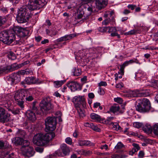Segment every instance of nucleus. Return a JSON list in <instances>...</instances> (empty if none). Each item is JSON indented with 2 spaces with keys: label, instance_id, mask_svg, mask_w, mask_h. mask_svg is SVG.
Returning <instances> with one entry per match:
<instances>
[{
  "label": "nucleus",
  "instance_id": "1",
  "mask_svg": "<svg viewBox=\"0 0 158 158\" xmlns=\"http://www.w3.org/2000/svg\"><path fill=\"white\" fill-rule=\"evenodd\" d=\"M48 0H29L27 5L23 6L18 9L16 20L18 23H24L31 17V11L40 9L47 3Z\"/></svg>",
  "mask_w": 158,
  "mask_h": 158
},
{
  "label": "nucleus",
  "instance_id": "2",
  "mask_svg": "<svg viewBox=\"0 0 158 158\" xmlns=\"http://www.w3.org/2000/svg\"><path fill=\"white\" fill-rule=\"evenodd\" d=\"M55 136L54 132L48 133L45 135L42 134H37L35 135L33 139L34 144L39 146L45 145Z\"/></svg>",
  "mask_w": 158,
  "mask_h": 158
},
{
  "label": "nucleus",
  "instance_id": "3",
  "mask_svg": "<svg viewBox=\"0 0 158 158\" xmlns=\"http://www.w3.org/2000/svg\"><path fill=\"white\" fill-rule=\"evenodd\" d=\"M136 109L138 111L143 113L152 112L153 111L151 106L149 100L147 98H143L141 103H138L136 106Z\"/></svg>",
  "mask_w": 158,
  "mask_h": 158
},
{
  "label": "nucleus",
  "instance_id": "4",
  "mask_svg": "<svg viewBox=\"0 0 158 158\" xmlns=\"http://www.w3.org/2000/svg\"><path fill=\"white\" fill-rule=\"evenodd\" d=\"M15 35L14 33L4 31L0 33V41L5 44L9 45L15 40Z\"/></svg>",
  "mask_w": 158,
  "mask_h": 158
},
{
  "label": "nucleus",
  "instance_id": "5",
  "mask_svg": "<svg viewBox=\"0 0 158 158\" xmlns=\"http://www.w3.org/2000/svg\"><path fill=\"white\" fill-rule=\"evenodd\" d=\"M45 130L46 131H53L56 128V118L55 117H48L45 120Z\"/></svg>",
  "mask_w": 158,
  "mask_h": 158
},
{
  "label": "nucleus",
  "instance_id": "6",
  "mask_svg": "<svg viewBox=\"0 0 158 158\" xmlns=\"http://www.w3.org/2000/svg\"><path fill=\"white\" fill-rule=\"evenodd\" d=\"M29 142L27 140H25L21 148V150L24 155L31 157L34 155V151L33 148L29 146Z\"/></svg>",
  "mask_w": 158,
  "mask_h": 158
},
{
  "label": "nucleus",
  "instance_id": "7",
  "mask_svg": "<svg viewBox=\"0 0 158 158\" xmlns=\"http://www.w3.org/2000/svg\"><path fill=\"white\" fill-rule=\"evenodd\" d=\"M40 110L44 113H46L53 108V106L47 98L43 99L40 104Z\"/></svg>",
  "mask_w": 158,
  "mask_h": 158
},
{
  "label": "nucleus",
  "instance_id": "8",
  "mask_svg": "<svg viewBox=\"0 0 158 158\" xmlns=\"http://www.w3.org/2000/svg\"><path fill=\"white\" fill-rule=\"evenodd\" d=\"M72 102L75 104H78L79 106L86 107L85 99L84 97L81 96H75L72 99Z\"/></svg>",
  "mask_w": 158,
  "mask_h": 158
},
{
  "label": "nucleus",
  "instance_id": "9",
  "mask_svg": "<svg viewBox=\"0 0 158 158\" xmlns=\"http://www.w3.org/2000/svg\"><path fill=\"white\" fill-rule=\"evenodd\" d=\"M119 31L121 34H123V31L121 29L118 27H110L109 30L107 31L109 33H110V36L111 37L117 36L118 38H120V35L118 33Z\"/></svg>",
  "mask_w": 158,
  "mask_h": 158
},
{
  "label": "nucleus",
  "instance_id": "10",
  "mask_svg": "<svg viewBox=\"0 0 158 158\" xmlns=\"http://www.w3.org/2000/svg\"><path fill=\"white\" fill-rule=\"evenodd\" d=\"M67 85L71 90V91H75L76 90H80L81 89V86L78 82L72 81L67 83Z\"/></svg>",
  "mask_w": 158,
  "mask_h": 158
},
{
  "label": "nucleus",
  "instance_id": "11",
  "mask_svg": "<svg viewBox=\"0 0 158 158\" xmlns=\"http://www.w3.org/2000/svg\"><path fill=\"white\" fill-rule=\"evenodd\" d=\"M17 66V64L15 63L11 66L8 65L5 67H1L0 68V74L3 73H7L16 69L18 68V67Z\"/></svg>",
  "mask_w": 158,
  "mask_h": 158
},
{
  "label": "nucleus",
  "instance_id": "12",
  "mask_svg": "<svg viewBox=\"0 0 158 158\" xmlns=\"http://www.w3.org/2000/svg\"><path fill=\"white\" fill-rule=\"evenodd\" d=\"M89 56L88 53H85L83 50L79 51L78 52L75 54V57L76 60H82L84 61L86 59H87Z\"/></svg>",
  "mask_w": 158,
  "mask_h": 158
},
{
  "label": "nucleus",
  "instance_id": "13",
  "mask_svg": "<svg viewBox=\"0 0 158 158\" xmlns=\"http://www.w3.org/2000/svg\"><path fill=\"white\" fill-rule=\"evenodd\" d=\"M107 4V0H96V8L101 10L104 8Z\"/></svg>",
  "mask_w": 158,
  "mask_h": 158
},
{
  "label": "nucleus",
  "instance_id": "14",
  "mask_svg": "<svg viewBox=\"0 0 158 158\" xmlns=\"http://www.w3.org/2000/svg\"><path fill=\"white\" fill-rule=\"evenodd\" d=\"M110 112L116 114H121L123 112V110L120 109L119 106L118 105L112 106L110 108Z\"/></svg>",
  "mask_w": 158,
  "mask_h": 158
},
{
  "label": "nucleus",
  "instance_id": "15",
  "mask_svg": "<svg viewBox=\"0 0 158 158\" xmlns=\"http://www.w3.org/2000/svg\"><path fill=\"white\" fill-rule=\"evenodd\" d=\"M76 36V35L75 33L67 35L57 39L56 41L57 42H60L72 39Z\"/></svg>",
  "mask_w": 158,
  "mask_h": 158
},
{
  "label": "nucleus",
  "instance_id": "16",
  "mask_svg": "<svg viewBox=\"0 0 158 158\" xmlns=\"http://www.w3.org/2000/svg\"><path fill=\"white\" fill-rule=\"evenodd\" d=\"M20 77L19 74H14L9 78L11 84H16L20 81Z\"/></svg>",
  "mask_w": 158,
  "mask_h": 158
},
{
  "label": "nucleus",
  "instance_id": "17",
  "mask_svg": "<svg viewBox=\"0 0 158 158\" xmlns=\"http://www.w3.org/2000/svg\"><path fill=\"white\" fill-rule=\"evenodd\" d=\"M10 119V114L6 112L0 116V122L3 123L7 122Z\"/></svg>",
  "mask_w": 158,
  "mask_h": 158
},
{
  "label": "nucleus",
  "instance_id": "18",
  "mask_svg": "<svg viewBox=\"0 0 158 158\" xmlns=\"http://www.w3.org/2000/svg\"><path fill=\"white\" fill-rule=\"evenodd\" d=\"M75 107L76 108L77 113L81 118H83L85 116V111L82 106H79L78 104H75Z\"/></svg>",
  "mask_w": 158,
  "mask_h": 158
},
{
  "label": "nucleus",
  "instance_id": "19",
  "mask_svg": "<svg viewBox=\"0 0 158 158\" xmlns=\"http://www.w3.org/2000/svg\"><path fill=\"white\" fill-rule=\"evenodd\" d=\"M60 148L64 156L69 155L70 152V150L69 148L67 146L66 144L65 143L62 144L61 145Z\"/></svg>",
  "mask_w": 158,
  "mask_h": 158
},
{
  "label": "nucleus",
  "instance_id": "20",
  "mask_svg": "<svg viewBox=\"0 0 158 158\" xmlns=\"http://www.w3.org/2000/svg\"><path fill=\"white\" fill-rule=\"evenodd\" d=\"M80 146H94V144L92 143L90 141L87 140H79L78 142Z\"/></svg>",
  "mask_w": 158,
  "mask_h": 158
},
{
  "label": "nucleus",
  "instance_id": "21",
  "mask_svg": "<svg viewBox=\"0 0 158 158\" xmlns=\"http://www.w3.org/2000/svg\"><path fill=\"white\" fill-rule=\"evenodd\" d=\"M25 81L27 84H34L37 82V79L34 77H28L25 79Z\"/></svg>",
  "mask_w": 158,
  "mask_h": 158
},
{
  "label": "nucleus",
  "instance_id": "22",
  "mask_svg": "<svg viewBox=\"0 0 158 158\" xmlns=\"http://www.w3.org/2000/svg\"><path fill=\"white\" fill-rule=\"evenodd\" d=\"M26 115L27 118L30 120L33 121L35 119V114L34 112L31 110H28L26 113Z\"/></svg>",
  "mask_w": 158,
  "mask_h": 158
},
{
  "label": "nucleus",
  "instance_id": "23",
  "mask_svg": "<svg viewBox=\"0 0 158 158\" xmlns=\"http://www.w3.org/2000/svg\"><path fill=\"white\" fill-rule=\"evenodd\" d=\"M124 147V145L121 142H119L115 146L114 148L117 150L116 152L121 153L123 152V150H122V148Z\"/></svg>",
  "mask_w": 158,
  "mask_h": 158
},
{
  "label": "nucleus",
  "instance_id": "24",
  "mask_svg": "<svg viewBox=\"0 0 158 158\" xmlns=\"http://www.w3.org/2000/svg\"><path fill=\"white\" fill-rule=\"evenodd\" d=\"M25 140H23V139L19 137H17L13 139L12 140V142H13L15 145H17L22 144L23 142L24 143V141Z\"/></svg>",
  "mask_w": 158,
  "mask_h": 158
},
{
  "label": "nucleus",
  "instance_id": "25",
  "mask_svg": "<svg viewBox=\"0 0 158 158\" xmlns=\"http://www.w3.org/2000/svg\"><path fill=\"white\" fill-rule=\"evenodd\" d=\"M16 135L23 139V138H26L27 136V135L25 131L20 129H19L16 132Z\"/></svg>",
  "mask_w": 158,
  "mask_h": 158
},
{
  "label": "nucleus",
  "instance_id": "26",
  "mask_svg": "<svg viewBox=\"0 0 158 158\" xmlns=\"http://www.w3.org/2000/svg\"><path fill=\"white\" fill-rule=\"evenodd\" d=\"M91 118L96 121H100L101 120V117L94 113H92L90 115Z\"/></svg>",
  "mask_w": 158,
  "mask_h": 158
},
{
  "label": "nucleus",
  "instance_id": "27",
  "mask_svg": "<svg viewBox=\"0 0 158 158\" xmlns=\"http://www.w3.org/2000/svg\"><path fill=\"white\" fill-rule=\"evenodd\" d=\"M23 94L21 93H20L19 91H17L15 94L14 98L15 100H17L20 99H24V97H25V96H23V97H22Z\"/></svg>",
  "mask_w": 158,
  "mask_h": 158
},
{
  "label": "nucleus",
  "instance_id": "28",
  "mask_svg": "<svg viewBox=\"0 0 158 158\" xmlns=\"http://www.w3.org/2000/svg\"><path fill=\"white\" fill-rule=\"evenodd\" d=\"M72 72L74 76H80L81 74V70L78 69H76L75 67L73 69Z\"/></svg>",
  "mask_w": 158,
  "mask_h": 158
},
{
  "label": "nucleus",
  "instance_id": "29",
  "mask_svg": "<svg viewBox=\"0 0 158 158\" xmlns=\"http://www.w3.org/2000/svg\"><path fill=\"white\" fill-rule=\"evenodd\" d=\"M152 128L150 125L146 124L143 127V130L146 133H149L152 131Z\"/></svg>",
  "mask_w": 158,
  "mask_h": 158
},
{
  "label": "nucleus",
  "instance_id": "30",
  "mask_svg": "<svg viewBox=\"0 0 158 158\" xmlns=\"http://www.w3.org/2000/svg\"><path fill=\"white\" fill-rule=\"evenodd\" d=\"M23 99L22 98L15 101L16 103L20 107L21 110H23L24 107V101H23Z\"/></svg>",
  "mask_w": 158,
  "mask_h": 158
},
{
  "label": "nucleus",
  "instance_id": "31",
  "mask_svg": "<svg viewBox=\"0 0 158 158\" xmlns=\"http://www.w3.org/2000/svg\"><path fill=\"white\" fill-rule=\"evenodd\" d=\"M65 81V80L58 81H55L54 82V86L56 88H58L60 87L62 84H63Z\"/></svg>",
  "mask_w": 158,
  "mask_h": 158
},
{
  "label": "nucleus",
  "instance_id": "32",
  "mask_svg": "<svg viewBox=\"0 0 158 158\" xmlns=\"http://www.w3.org/2000/svg\"><path fill=\"white\" fill-rule=\"evenodd\" d=\"M6 105H7V106L9 108H11L13 107L14 102L13 101L10 99L6 100Z\"/></svg>",
  "mask_w": 158,
  "mask_h": 158
},
{
  "label": "nucleus",
  "instance_id": "33",
  "mask_svg": "<svg viewBox=\"0 0 158 158\" xmlns=\"http://www.w3.org/2000/svg\"><path fill=\"white\" fill-rule=\"evenodd\" d=\"M153 133L156 135H158V123L155 124L152 127Z\"/></svg>",
  "mask_w": 158,
  "mask_h": 158
},
{
  "label": "nucleus",
  "instance_id": "34",
  "mask_svg": "<svg viewBox=\"0 0 158 158\" xmlns=\"http://www.w3.org/2000/svg\"><path fill=\"white\" fill-rule=\"evenodd\" d=\"M7 56L9 59L11 60H14L16 59L15 54L11 52H10L8 53Z\"/></svg>",
  "mask_w": 158,
  "mask_h": 158
},
{
  "label": "nucleus",
  "instance_id": "35",
  "mask_svg": "<svg viewBox=\"0 0 158 158\" xmlns=\"http://www.w3.org/2000/svg\"><path fill=\"white\" fill-rule=\"evenodd\" d=\"M52 155L55 157L56 156H64L63 153H62L61 151L60 150H56L54 153H53Z\"/></svg>",
  "mask_w": 158,
  "mask_h": 158
},
{
  "label": "nucleus",
  "instance_id": "36",
  "mask_svg": "<svg viewBox=\"0 0 158 158\" xmlns=\"http://www.w3.org/2000/svg\"><path fill=\"white\" fill-rule=\"evenodd\" d=\"M10 147V145L6 143L5 145L3 142L0 141V148L2 149H5L7 148Z\"/></svg>",
  "mask_w": 158,
  "mask_h": 158
},
{
  "label": "nucleus",
  "instance_id": "37",
  "mask_svg": "<svg viewBox=\"0 0 158 158\" xmlns=\"http://www.w3.org/2000/svg\"><path fill=\"white\" fill-rule=\"evenodd\" d=\"M109 15H110V17L111 18V20L113 23H114L115 20L114 19V10H111V11L108 12Z\"/></svg>",
  "mask_w": 158,
  "mask_h": 158
},
{
  "label": "nucleus",
  "instance_id": "38",
  "mask_svg": "<svg viewBox=\"0 0 158 158\" xmlns=\"http://www.w3.org/2000/svg\"><path fill=\"white\" fill-rule=\"evenodd\" d=\"M29 34V32L27 30H23L21 31H20V34L23 37H25L28 36Z\"/></svg>",
  "mask_w": 158,
  "mask_h": 158
},
{
  "label": "nucleus",
  "instance_id": "39",
  "mask_svg": "<svg viewBox=\"0 0 158 158\" xmlns=\"http://www.w3.org/2000/svg\"><path fill=\"white\" fill-rule=\"evenodd\" d=\"M34 97L30 95H28L27 94L25 98V99L27 102H31L34 99Z\"/></svg>",
  "mask_w": 158,
  "mask_h": 158
},
{
  "label": "nucleus",
  "instance_id": "40",
  "mask_svg": "<svg viewBox=\"0 0 158 158\" xmlns=\"http://www.w3.org/2000/svg\"><path fill=\"white\" fill-rule=\"evenodd\" d=\"M8 110H10L11 112L14 114H18L20 112V109L18 108L14 109H11V108H9L8 109Z\"/></svg>",
  "mask_w": 158,
  "mask_h": 158
},
{
  "label": "nucleus",
  "instance_id": "41",
  "mask_svg": "<svg viewBox=\"0 0 158 158\" xmlns=\"http://www.w3.org/2000/svg\"><path fill=\"white\" fill-rule=\"evenodd\" d=\"M114 118L113 117H108L105 120V122L106 124L111 125V121L114 119Z\"/></svg>",
  "mask_w": 158,
  "mask_h": 158
},
{
  "label": "nucleus",
  "instance_id": "42",
  "mask_svg": "<svg viewBox=\"0 0 158 158\" xmlns=\"http://www.w3.org/2000/svg\"><path fill=\"white\" fill-rule=\"evenodd\" d=\"M137 32V31L135 30L134 29L131 30L130 31H128V32H125L124 33V35H132L133 34H136Z\"/></svg>",
  "mask_w": 158,
  "mask_h": 158
},
{
  "label": "nucleus",
  "instance_id": "43",
  "mask_svg": "<svg viewBox=\"0 0 158 158\" xmlns=\"http://www.w3.org/2000/svg\"><path fill=\"white\" fill-rule=\"evenodd\" d=\"M111 21L112 22L111 18H106L102 22V23L103 25H107L109 24Z\"/></svg>",
  "mask_w": 158,
  "mask_h": 158
},
{
  "label": "nucleus",
  "instance_id": "44",
  "mask_svg": "<svg viewBox=\"0 0 158 158\" xmlns=\"http://www.w3.org/2000/svg\"><path fill=\"white\" fill-rule=\"evenodd\" d=\"M6 20L4 17L0 16V27L5 23L6 21Z\"/></svg>",
  "mask_w": 158,
  "mask_h": 158
},
{
  "label": "nucleus",
  "instance_id": "45",
  "mask_svg": "<svg viewBox=\"0 0 158 158\" xmlns=\"http://www.w3.org/2000/svg\"><path fill=\"white\" fill-rule=\"evenodd\" d=\"M94 130L97 131V132H100V129L98 128L97 126L94 125V124L92 126L91 128Z\"/></svg>",
  "mask_w": 158,
  "mask_h": 158
},
{
  "label": "nucleus",
  "instance_id": "46",
  "mask_svg": "<svg viewBox=\"0 0 158 158\" xmlns=\"http://www.w3.org/2000/svg\"><path fill=\"white\" fill-rule=\"evenodd\" d=\"M114 100L115 102L119 103H122L123 101L122 98L119 97L114 98Z\"/></svg>",
  "mask_w": 158,
  "mask_h": 158
},
{
  "label": "nucleus",
  "instance_id": "47",
  "mask_svg": "<svg viewBox=\"0 0 158 158\" xmlns=\"http://www.w3.org/2000/svg\"><path fill=\"white\" fill-rule=\"evenodd\" d=\"M133 125L135 127L139 128L142 126V124L141 123L136 122L133 123Z\"/></svg>",
  "mask_w": 158,
  "mask_h": 158
},
{
  "label": "nucleus",
  "instance_id": "48",
  "mask_svg": "<svg viewBox=\"0 0 158 158\" xmlns=\"http://www.w3.org/2000/svg\"><path fill=\"white\" fill-rule=\"evenodd\" d=\"M66 143L69 145H71L72 143V139L70 137H67L65 139Z\"/></svg>",
  "mask_w": 158,
  "mask_h": 158
},
{
  "label": "nucleus",
  "instance_id": "49",
  "mask_svg": "<svg viewBox=\"0 0 158 158\" xmlns=\"http://www.w3.org/2000/svg\"><path fill=\"white\" fill-rule=\"evenodd\" d=\"M124 85L122 83H119L117 84L115 87L117 88L120 89L124 86Z\"/></svg>",
  "mask_w": 158,
  "mask_h": 158
},
{
  "label": "nucleus",
  "instance_id": "50",
  "mask_svg": "<svg viewBox=\"0 0 158 158\" xmlns=\"http://www.w3.org/2000/svg\"><path fill=\"white\" fill-rule=\"evenodd\" d=\"M143 77V75L140 73H138L135 74V77L136 78H139V79H141Z\"/></svg>",
  "mask_w": 158,
  "mask_h": 158
},
{
  "label": "nucleus",
  "instance_id": "51",
  "mask_svg": "<svg viewBox=\"0 0 158 158\" xmlns=\"http://www.w3.org/2000/svg\"><path fill=\"white\" fill-rule=\"evenodd\" d=\"M83 16V14L82 13H80L78 14V15L77 16V18L76 17L75 18V19H76L77 20L76 22H79V19L82 18Z\"/></svg>",
  "mask_w": 158,
  "mask_h": 158
},
{
  "label": "nucleus",
  "instance_id": "52",
  "mask_svg": "<svg viewBox=\"0 0 158 158\" xmlns=\"http://www.w3.org/2000/svg\"><path fill=\"white\" fill-rule=\"evenodd\" d=\"M58 32L57 31L52 30H51V33L50 35V36L51 37H52L53 36L55 35H56L57 33Z\"/></svg>",
  "mask_w": 158,
  "mask_h": 158
},
{
  "label": "nucleus",
  "instance_id": "53",
  "mask_svg": "<svg viewBox=\"0 0 158 158\" xmlns=\"http://www.w3.org/2000/svg\"><path fill=\"white\" fill-rule=\"evenodd\" d=\"M93 123H91L87 122L84 123V126L86 127H88L91 128Z\"/></svg>",
  "mask_w": 158,
  "mask_h": 158
},
{
  "label": "nucleus",
  "instance_id": "54",
  "mask_svg": "<svg viewBox=\"0 0 158 158\" xmlns=\"http://www.w3.org/2000/svg\"><path fill=\"white\" fill-rule=\"evenodd\" d=\"M135 5L132 4H129L127 6V7L128 8L131 9V10H133L135 9L136 7Z\"/></svg>",
  "mask_w": 158,
  "mask_h": 158
},
{
  "label": "nucleus",
  "instance_id": "55",
  "mask_svg": "<svg viewBox=\"0 0 158 158\" xmlns=\"http://www.w3.org/2000/svg\"><path fill=\"white\" fill-rule=\"evenodd\" d=\"M129 64H130V63L128 61V60L126 61L125 62H124L123 64L121 65L120 66H121L122 67H123V68H125V67L128 65Z\"/></svg>",
  "mask_w": 158,
  "mask_h": 158
},
{
  "label": "nucleus",
  "instance_id": "56",
  "mask_svg": "<svg viewBox=\"0 0 158 158\" xmlns=\"http://www.w3.org/2000/svg\"><path fill=\"white\" fill-rule=\"evenodd\" d=\"M124 68L120 66V68L119 70V71L118 72V73L120 74L121 75H123L124 73Z\"/></svg>",
  "mask_w": 158,
  "mask_h": 158
},
{
  "label": "nucleus",
  "instance_id": "57",
  "mask_svg": "<svg viewBox=\"0 0 158 158\" xmlns=\"http://www.w3.org/2000/svg\"><path fill=\"white\" fill-rule=\"evenodd\" d=\"M84 153L85 155L89 156L91 155L92 153V152L90 150L85 151Z\"/></svg>",
  "mask_w": 158,
  "mask_h": 158
},
{
  "label": "nucleus",
  "instance_id": "58",
  "mask_svg": "<svg viewBox=\"0 0 158 158\" xmlns=\"http://www.w3.org/2000/svg\"><path fill=\"white\" fill-rule=\"evenodd\" d=\"M107 83L105 81H101L99 83V86H105L107 85Z\"/></svg>",
  "mask_w": 158,
  "mask_h": 158
},
{
  "label": "nucleus",
  "instance_id": "59",
  "mask_svg": "<svg viewBox=\"0 0 158 158\" xmlns=\"http://www.w3.org/2000/svg\"><path fill=\"white\" fill-rule=\"evenodd\" d=\"M110 27H102V31L103 32L108 31L110 28Z\"/></svg>",
  "mask_w": 158,
  "mask_h": 158
},
{
  "label": "nucleus",
  "instance_id": "60",
  "mask_svg": "<svg viewBox=\"0 0 158 158\" xmlns=\"http://www.w3.org/2000/svg\"><path fill=\"white\" fill-rule=\"evenodd\" d=\"M132 145L133 146L134 148L138 150L140 148L138 144L135 143H133L132 144Z\"/></svg>",
  "mask_w": 158,
  "mask_h": 158
},
{
  "label": "nucleus",
  "instance_id": "61",
  "mask_svg": "<svg viewBox=\"0 0 158 158\" xmlns=\"http://www.w3.org/2000/svg\"><path fill=\"white\" fill-rule=\"evenodd\" d=\"M6 112L4 109L2 107H0V116L3 115Z\"/></svg>",
  "mask_w": 158,
  "mask_h": 158
},
{
  "label": "nucleus",
  "instance_id": "62",
  "mask_svg": "<svg viewBox=\"0 0 158 158\" xmlns=\"http://www.w3.org/2000/svg\"><path fill=\"white\" fill-rule=\"evenodd\" d=\"M98 93L100 95H103L104 94V91L103 89H102L101 87H99V88Z\"/></svg>",
  "mask_w": 158,
  "mask_h": 158
},
{
  "label": "nucleus",
  "instance_id": "63",
  "mask_svg": "<svg viewBox=\"0 0 158 158\" xmlns=\"http://www.w3.org/2000/svg\"><path fill=\"white\" fill-rule=\"evenodd\" d=\"M0 10L2 11V12L4 13H6L7 12V9L4 7H2L0 8Z\"/></svg>",
  "mask_w": 158,
  "mask_h": 158
},
{
  "label": "nucleus",
  "instance_id": "64",
  "mask_svg": "<svg viewBox=\"0 0 158 158\" xmlns=\"http://www.w3.org/2000/svg\"><path fill=\"white\" fill-rule=\"evenodd\" d=\"M88 96L89 98L93 99L94 97V95L93 93H90L88 94Z\"/></svg>",
  "mask_w": 158,
  "mask_h": 158
}]
</instances>
